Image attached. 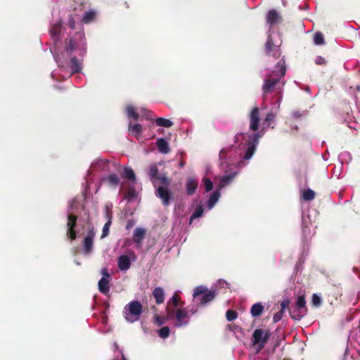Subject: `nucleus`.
Masks as SVG:
<instances>
[{
  "label": "nucleus",
  "mask_w": 360,
  "mask_h": 360,
  "mask_svg": "<svg viewBox=\"0 0 360 360\" xmlns=\"http://www.w3.org/2000/svg\"><path fill=\"white\" fill-rule=\"evenodd\" d=\"M146 172L153 186H156L158 181L162 184L156 188L155 194L165 207H168L174 200V194L169 188L172 179L166 174H159L156 163L149 165Z\"/></svg>",
  "instance_id": "f257e3e1"
},
{
  "label": "nucleus",
  "mask_w": 360,
  "mask_h": 360,
  "mask_svg": "<svg viewBox=\"0 0 360 360\" xmlns=\"http://www.w3.org/2000/svg\"><path fill=\"white\" fill-rule=\"evenodd\" d=\"M286 73L285 62L283 59L280 60L274 68L272 73L267 75L264 79L262 85L263 98L267 94L276 90L281 91L284 85L282 79Z\"/></svg>",
  "instance_id": "f03ea898"
},
{
  "label": "nucleus",
  "mask_w": 360,
  "mask_h": 360,
  "mask_svg": "<svg viewBox=\"0 0 360 360\" xmlns=\"http://www.w3.org/2000/svg\"><path fill=\"white\" fill-rule=\"evenodd\" d=\"M167 317L169 319H174V326L181 328L186 326L189 323L190 316L188 311L186 308L179 307L177 309H172L170 307L166 309Z\"/></svg>",
  "instance_id": "7ed1b4c3"
},
{
  "label": "nucleus",
  "mask_w": 360,
  "mask_h": 360,
  "mask_svg": "<svg viewBox=\"0 0 360 360\" xmlns=\"http://www.w3.org/2000/svg\"><path fill=\"white\" fill-rule=\"evenodd\" d=\"M143 312V306L138 300L129 302L124 308L123 314L124 319L130 323H134L140 319Z\"/></svg>",
  "instance_id": "20e7f679"
},
{
  "label": "nucleus",
  "mask_w": 360,
  "mask_h": 360,
  "mask_svg": "<svg viewBox=\"0 0 360 360\" xmlns=\"http://www.w3.org/2000/svg\"><path fill=\"white\" fill-rule=\"evenodd\" d=\"M308 309L306 306L305 296L299 295L294 307L289 309L290 317L296 321H300L307 314Z\"/></svg>",
  "instance_id": "39448f33"
},
{
  "label": "nucleus",
  "mask_w": 360,
  "mask_h": 360,
  "mask_svg": "<svg viewBox=\"0 0 360 360\" xmlns=\"http://www.w3.org/2000/svg\"><path fill=\"white\" fill-rule=\"evenodd\" d=\"M193 298L199 301L200 305H205L213 300L216 296L214 290H208L205 286L200 285L195 288Z\"/></svg>",
  "instance_id": "423d86ee"
},
{
  "label": "nucleus",
  "mask_w": 360,
  "mask_h": 360,
  "mask_svg": "<svg viewBox=\"0 0 360 360\" xmlns=\"http://www.w3.org/2000/svg\"><path fill=\"white\" fill-rule=\"evenodd\" d=\"M270 336L271 333L269 330L264 331L260 328L256 329L252 334V343L253 345L259 346V352L264 347Z\"/></svg>",
  "instance_id": "0eeeda50"
},
{
  "label": "nucleus",
  "mask_w": 360,
  "mask_h": 360,
  "mask_svg": "<svg viewBox=\"0 0 360 360\" xmlns=\"http://www.w3.org/2000/svg\"><path fill=\"white\" fill-rule=\"evenodd\" d=\"M261 136L259 133H255L250 136V141L247 143L248 147L243 156L244 160H248L253 156Z\"/></svg>",
  "instance_id": "6e6552de"
},
{
  "label": "nucleus",
  "mask_w": 360,
  "mask_h": 360,
  "mask_svg": "<svg viewBox=\"0 0 360 360\" xmlns=\"http://www.w3.org/2000/svg\"><path fill=\"white\" fill-rule=\"evenodd\" d=\"M259 113V108L257 106H255L251 110L249 114L250 129L253 131H257L259 129L260 122Z\"/></svg>",
  "instance_id": "1a4fd4ad"
},
{
  "label": "nucleus",
  "mask_w": 360,
  "mask_h": 360,
  "mask_svg": "<svg viewBox=\"0 0 360 360\" xmlns=\"http://www.w3.org/2000/svg\"><path fill=\"white\" fill-rule=\"evenodd\" d=\"M77 220V216L73 214H69L68 216L67 235L70 240H74L77 238V233L75 230L76 227V223Z\"/></svg>",
  "instance_id": "9d476101"
},
{
  "label": "nucleus",
  "mask_w": 360,
  "mask_h": 360,
  "mask_svg": "<svg viewBox=\"0 0 360 360\" xmlns=\"http://www.w3.org/2000/svg\"><path fill=\"white\" fill-rule=\"evenodd\" d=\"M265 52L269 56H271L275 58H277L281 55V51L278 46H276L271 37L269 35L265 43Z\"/></svg>",
  "instance_id": "9b49d317"
},
{
  "label": "nucleus",
  "mask_w": 360,
  "mask_h": 360,
  "mask_svg": "<svg viewBox=\"0 0 360 360\" xmlns=\"http://www.w3.org/2000/svg\"><path fill=\"white\" fill-rule=\"evenodd\" d=\"M94 236L95 233L94 231L91 230L88 232L87 235L84 238L82 245L85 255H89L92 252Z\"/></svg>",
  "instance_id": "f8f14e48"
},
{
  "label": "nucleus",
  "mask_w": 360,
  "mask_h": 360,
  "mask_svg": "<svg viewBox=\"0 0 360 360\" xmlns=\"http://www.w3.org/2000/svg\"><path fill=\"white\" fill-rule=\"evenodd\" d=\"M152 295L155 300V303L158 305L162 304L165 302V290L162 287H156L153 289Z\"/></svg>",
  "instance_id": "ddd939ff"
},
{
  "label": "nucleus",
  "mask_w": 360,
  "mask_h": 360,
  "mask_svg": "<svg viewBox=\"0 0 360 360\" xmlns=\"http://www.w3.org/2000/svg\"><path fill=\"white\" fill-rule=\"evenodd\" d=\"M78 44L75 38L71 37L69 39H66L65 50L68 56H72V53L77 50Z\"/></svg>",
  "instance_id": "4468645a"
},
{
  "label": "nucleus",
  "mask_w": 360,
  "mask_h": 360,
  "mask_svg": "<svg viewBox=\"0 0 360 360\" xmlns=\"http://www.w3.org/2000/svg\"><path fill=\"white\" fill-rule=\"evenodd\" d=\"M117 266L121 271H127L131 267V260L127 255H123L118 257Z\"/></svg>",
  "instance_id": "2eb2a0df"
},
{
  "label": "nucleus",
  "mask_w": 360,
  "mask_h": 360,
  "mask_svg": "<svg viewBox=\"0 0 360 360\" xmlns=\"http://www.w3.org/2000/svg\"><path fill=\"white\" fill-rule=\"evenodd\" d=\"M266 22L269 25L272 26L274 24L279 22V20L281 19V17L280 16V15L276 10L272 9V10H270L268 12V13L266 14Z\"/></svg>",
  "instance_id": "dca6fc26"
},
{
  "label": "nucleus",
  "mask_w": 360,
  "mask_h": 360,
  "mask_svg": "<svg viewBox=\"0 0 360 360\" xmlns=\"http://www.w3.org/2000/svg\"><path fill=\"white\" fill-rule=\"evenodd\" d=\"M61 29L62 22L60 21L52 25L50 32L54 41H58L60 39Z\"/></svg>",
  "instance_id": "f3484780"
},
{
  "label": "nucleus",
  "mask_w": 360,
  "mask_h": 360,
  "mask_svg": "<svg viewBox=\"0 0 360 360\" xmlns=\"http://www.w3.org/2000/svg\"><path fill=\"white\" fill-rule=\"evenodd\" d=\"M184 304V302H181V297L177 293H174L173 296L170 298V300L167 302V307H170L172 309H177L179 307H183Z\"/></svg>",
  "instance_id": "a211bd4d"
},
{
  "label": "nucleus",
  "mask_w": 360,
  "mask_h": 360,
  "mask_svg": "<svg viewBox=\"0 0 360 360\" xmlns=\"http://www.w3.org/2000/svg\"><path fill=\"white\" fill-rule=\"evenodd\" d=\"M156 146L159 152L162 154H167L170 151L168 143L162 138H160L157 140Z\"/></svg>",
  "instance_id": "6ab92c4d"
},
{
  "label": "nucleus",
  "mask_w": 360,
  "mask_h": 360,
  "mask_svg": "<svg viewBox=\"0 0 360 360\" xmlns=\"http://www.w3.org/2000/svg\"><path fill=\"white\" fill-rule=\"evenodd\" d=\"M198 187V182L193 178H188L186 183V193L188 195L195 193Z\"/></svg>",
  "instance_id": "aec40b11"
},
{
  "label": "nucleus",
  "mask_w": 360,
  "mask_h": 360,
  "mask_svg": "<svg viewBox=\"0 0 360 360\" xmlns=\"http://www.w3.org/2000/svg\"><path fill=\"white\" fill-rule=\"evenodd\" d=\"M143 131L142 125L140 124H132L131 122L129 124L128 131L130 134L139 139Z\"/></svg>",
  "instance_id": "412c9836"
},
{
  "label": "nucleus",
  "mask_w": 360,
  "mask_h": 360,
  "mask_svg": "<svg viewBox=\"0 0 360 360\" xmlns=\"http://www.w3.org/2000/svg\"><path fill=\"white\" fill-rule=\"evenodd\" d=\"M98 290L99 291L107 295L110 290L109 280L105 277H102L98 281Z\"/></svg>",
  "instance_id": "4be33fe9"
},
{
  "label": "nucleus",
  "mask_w": 360,
  "mask_h": 360,
  "mask_svg": "<svg viewBox=\"0 0 360 360\" xmlns=\"http://www.w3.org/2000/svg\"><path fill=\"white\" fill-rule=\"evenodd\" d=\"M146 235V231L141 228H136L133 236V240L136 243H140Z\"/></svg>",
  "instance_id": "5701e85b"
},
{
  "label": "nucleus",
  "mask_w": 360,
  "mask_h": 360,
  "mask_svg": "<svg viewBox=\"0 0 360 360\" xmlns=\"http://www.w3.org/2000/svg\"><path fill=\"white\" fill-rule=\"evenodd\" d=\"M70 66L73 73L79 72L82 70L81 63L75 56L71 57L70 61Z\"/></svg>",
  "instance_id": "b1692460"
},
{
  "label": "nucleus",
  "mask_w": 360,
  "mask_h": 360,
  "mask_svg": "<svg viewBox=\"0 0 360 360\" xmlns=\"http://www.w3.org/2000/svg\"><path fill=\"white\" fill-rule=\"evenodd\" d=\"M264 311V306L258 302L254 304L250 309V314L252 316L257 317L260 316Z\"/></svg>",
  "instance_id": "393cba45"
},
{
  "label": "nucleus",
  "mask_w": 360,
  "mask_h": 360,
  "mask_svg": "<svg viewBox=\"0 0 360 360\" xmlns=\"http://www.w3.org/2000/svg\"><path fill=\"white\" fill-rule=\"evenodd\" d=\"M219 189L218 188L217 191H215L210 197V199L207 202V205L210 208H212L216 202L218 201L219 197H220V193Z\"/></svg>",
  "instance_id": "a878e982"
},
{
  "label": "nucleus",
  "mask_w": 360,
  "mask_h": 360,
  "mask_svg": "<svg viewBox=\"0 0 360 360\" xmlns=\"http://www.w3.org/2000/svg\"><path fill=\"white\" fill-rule=\"evenodd\" d=\"M155 123L158 126L164 127H171L173 125V122L168 119L163 117H158L155 120Z\"/></svg>",
  "instance_id": "bb28decb"
},
{
  "label": "nucleus",
  "mask_w": 360,
  "mask_h": 360,
  "mask_svg": "<svg viewBox=\"0 0 360 360\" xmlns=\"http://www.w3.org/2000/svg\"><path fill=\"white\" fill-rule=\"evenodd\" d=\"M316 193L315 192L310 189L307 188L302 192V197L305 201H311L315 198Z\"/></svg>",
  "instance_id": "cd10ccee"
},
{
  "label": "nucleus",
  "mask_w": 360,
  "mask_h": 360,
  "mask_svg": "<svg viewBox=\"0 0 360 360\" xmlns=\"http://www.w3.org/2000/svg\"><path fill=\"white\" fill-rule=\"evenodd\" d=\"M127 115L129 117H132L135 121H137L139 118V113L136 111L134 107L131 105H129L127 107L126 109Z\"/></svg>",
  "instance_id": "c85d7f7f"
},
{
  "label": "nucleus",
  "mask_w": 360,
  "mask_h": 360,
  "mask_svg": "<svg viewBox=\"0 0 360 360\" xmlns=\"http://www.w3.org/2000/svg\"><path fill=\"white\" fill-rule=\"evenodd\" d=\"M96 15V13L94 11H89L84 15L82 18V22L84 23H89L94 20Z\"/></svg>",
  "instance_id": "c756f323"
},
{
  "label": "nucleus",
  "mask_w": 360,
  "mask_h": 360,
  "mask_svg": "<svg viewBox=\"0 0 360 360\" xmlns=\"http://www.w3.org/2000/svg\"><path fill=\"white\" fill-rule=\"evenodd\" d=\"M234 177V175H232V174H229V175H225L221 179H220V181L219 183V189L226 186L227 184H230L233 179Z\"/></svg>",
  "instance_id": "7c9ffc66"
},
{
  "label": "nucleus",
  "mask_w": 360,
  "mask_h": 360,
  "mask_svg": "<svg viewBox=\"0 0 360 360\" xmlns=\"http://www.w3.org/2000/svg\"><path fill=\"white\" fill-rule=\"evenodd\" d=\"M124 177L132 181H136V175L134 170L131 167H125L124 169Z\"/></svg>",
  "instance_id": "2f4dec72"
},
{
  "label": "nucleus",
  "mask_w": 360,
  "mask_h": 360,
  "mask_svg": "<svg viewBox=\"0 0 360 360\" xmlns=\"http://www.w3.org/2000/svg\"><path fill=\"white\" fill-rule=\"evenodd\" d=\"M204 212V209L202 206L200 205L197 207L195 212L192 214V215L190 217V223H192L193 220L195 218L200 217Z\"/></svg>",
  "instance_id": "473e14b6"
},
{
  "label": "nucleus",
  "mask_w": 360,
  "mask_h": 360,
  "mask_svg": "<svg viewBox=\"0 0 360 360\" xmlns=\"http://www.w3.org/2000/svg\"><path fill=\"white\" fill-rule=\"evenodd\" d=\"M108 181L111 186H117L120 184V178L116 174H110L108 177Z\"/></svg>",
  "instance_id": "72a5a7b5"
},
{
  "label": "nucleus",
  "mask_w": 360,
  "mask_h": 360,
  "mask_svg": "<svg viewBox=\"0 0 360 360\" xmlns=\"http://www.w3.org/2000/svg\"><path fill=\"white\" fill-rule=\"evenodd\" d=\"M314 44L316 45H321L325 43L323 35L321 32H316L314 37Z\"/></svg>",
  "instance_id": "f704fd0d"
},
{
  "label": "nucleus",
  "mask_w": 360,
  "mask_h": 360,
  "mask_svg": "<svg viewBox=\"0 0 360 360\" xmlns=\"http://www.w3.org/2000/svg\"><path fill=\"white\" fill-rule=\"evenodd\" d=\"M170 330L168 326H164L158 330V335L160 338L165 339L169 337Z\"/></svg>",
  "instance_id": "c9c22d12"
},
{
  "label": "nucleus",
  "mask_w": 360,
  "mask_h": 360,
  "mask_svg": "<svg viewBox=\"0 0 360 360\" xmlns=\"http://www.w3.org/2000/svg\"><path fill=\"white\" fill-rule=\"evenodd\" d=\"M112 224V222L111 221H107L103 227V231H102V234L101 236V238L103 239L105 237H107L109 234V231H110V227Z\"/></svg>",
  "instance_id": "e433bc0d"
},
{
  "label": "nucleus",
  "mask_w": 360,
  "mask_h": 360,
  "mask_svg": "<svg viewBox=\"0 0 360 360\" xmlns=\"http://www.w3.org/2000/svg\"><path fill=\"white\" fill-rule=\"evenodd\" d=\"M136 193L134 188H128L126 193H124V198L127 200H131L136 198Z\"/></svg>",
  "instance_id": "4c0bfd02"
},
{
  "label": "nucleus",
  "mask_w": 360,
  "mask_h": 360,
  "mask_svg": "<svg viewBox=\"0 0 360 360\" xmlns=\"http://www.w3.org/2000/svg\"><path fill=\"white\" fill-rule=\"evenodd\" d=\"M237 316L238 314L234 310L229 309L226 313V317L229 321H233L237 318Z\"/></svg>",
  "instance_id": "58836bf2"
},
{
  "label": "nucleus",
  "mask_w": 360,
  "mask_h": 360,
  "mask_svg": "<svg viewBox=\"0 0 360 360\" xmlns=\"http://www.w3.org/2000/svg\"><path fill=\"white\" fill-rule=\"evenodd\" d=\"M276 118V115L271 112L267 113L266 115L264 122L268 124V127H270L271 124L274 122Z\"/></svg>",
  "instance_id": "ea45409f"
},
{
  "label": "nucleus",
  "mask_w": 360,
  "mask_h": 360,
  "mask_svg": "<svg viewBox=\"0 0 360 360\" xmlns=\"http://www.w3.org/2000/svg\"><path fill=\"white\" fill-rule=\"evenodd\" d=\"M302 234L304 238H307L309 235L310 234V229L307 224V222L305 221H302Z\"/></svg>",
  "instance_id": "a19ab883"
},
{
  "label": "nucleus",
  "mask_w": 360,
  "mask_h": 360,
  "mask_svg": "<svg viewBox=\"0 0 360 360\" xmlns=\"http://www.w3.org/2000/svg\"><path fill=\"white\" fill-rule=\"evenodd\" d=\"M108 163L109 161L108 160H100L96 163V165L99 169L105 170L108 167Z\"/></svg>",
  "instance_id": "79ce46f5"
},
{
  "label": "nucleus",
  "mask_w": 360,
  "mask_h": 360,
  "mask_svg": "<svg viewBox=\"0 0 360 360\" xmlns=\"http://www.w3.org/2000/svg\"><path fill=\"white\" fill-rule=\"evenodd\" d=\"M312 304L316 307H319L321 306V299L319 296H318L316 294H313L312 295Z\"/></svg>",
  "instance_id": "37998d69"
},
{
  "label": "nucleus",
  "mask_w": 360,
  "mask_h": 360,
  "mask_svg": "<svg viewBox=\"0 0 360 360\" xmlns=\"http://www.w3.org/2000/svg\"><path fill=\"white\" fill-rule=\"evenodd\" d=\"M203 181L206 191H210L213 188L212 181L209 179H204Z\"/></svg>",
  "instance_id": "c03bdc74"
},
{
  "label": "nucleus",
  "mask_w": 360,
  "mask_h": 360,
  "mask_svg": "<svg viewBox=\"0 0 360 360\" xmlns=\"http://www.w3.org/2000/svg\"><path fill=\"white\" fill-rule=\"evenodd\" d=\"M284 311L279 310L278 312H276L273 317V321L274 323L278 322L280 320L282 319L283 316Z\"/></svg>",
  "instance_id": "a18cd8bd"
},
{
  "label": "nucleus",
  "mask_w": 360,
  "mask_h": 360,
  "mask_svg": "<svg viewBox=\"0 0 360 360\" xmlns=\"http://www.w3.org/2000/svg\"><path fill=\"white\" fill-rule=\"evenodd\" d=\"M165 322V320L164 319H162V317H160V316L158 315H155L154 316V323L158 325V326H160L162 325H163Z\"/></svg>",
  "instance_id": "49530a36"
},
{
  "label": "nucleus",
  "mask_w": 360,
  "mask_h": 360,
  "mask_svg": "<svg viewBox=\"0 0 360 360\" xmlns=\"http://www.w3.org/2000/svg\"><path fill=\"white\" fill-rule=\"evenodd\" d=\"M289 304H290V300H283L281 303V311H285V310L286 309H290L289 308Z\"/></svg>",
  "instance_id": "de8ad7c7"
},
{
  "label": "nucleus",
  "mask_w": 360,
  "mask_h": 360,
  "mask_svg": "<svg viewBox=\"0 0 360 360\" xmlns=\"http://www.w3.org/2000/svg\"><path fill=\"white\" fill-rule=\"evenodd\" d=\"M68 25L72 30L75 28V21L73 16L71 15L68 17Z\"/></svg>",
  "instance_id": "09e8293b"
},
{
  "label": "nucleus",
  "mask_w": 360,
  "mask_h": 360,
  "mask_svg": "<svg viewBox=\"0 0 360 360\" xmlns=\"http://www.w3.org/2000/svg\"><path fill=\"white\" fill-rule=\"evenodd\" d=\"M228 152H229V148H222L220 152H219V157L221 160H224V159H226V155L228 154Z\"/></svg>",
  "instance_id": "8fccbe9b"
},
{
  "label": "nucleus",
  "mask_w": 360,
  "mask_h": 360,
  "mask_svg": "<svg viewBox=\"0 0 360 360\" xmlns=\"http://www.w3.org/2000/svg\"><path fill=\"white\" fill-rule=\"evenodd\" d=\"M105 218L108 219L107 221H111L112 222V211L108 209V207H106V210H105Z\"/></svg>",
  "instance_id": "3c124183"
},
{
  "label": "nucleus",
  "mask_w": 360,
  "mask_h": 360,
  "mask_svg": "<svg viewBox=\"0 0 360 360\" xmlns=\"http://www.w3.org/2000/svg\"><path fill=\"white\" fill-rule=\"evenodd\" d=\"M245 134L243 133H238L234 137V143H237L240 141V139H244Z\"/></svg>",
  "instance_id": "603ef678"
},
{
  "label": "nucleus",
  "mask_w": 360,
  "mask_h": 360,
  "mask_svg": "<svg viewBox=\"0 0 360 360\" xmlns=\"http://www.w3.org/2000/svg\"><path fill=\"white\" fill-rule=\"evenodd\" d=\"M315 63L317 65H324L326 64V60L322 56H317L315 60Z\"/></svg>",
  "instance_id": "864d4df0"
},
{
  "label": "nucleus",
  "mask_w": 360,
  "mask_h": 360,
  "mask_svg": "<svg viewBox=\"0 0 360 360\" xmlns=\"http://www.w3.org/2000/svg\"><path fill=\"white\" fill-rule=\"evenodd\" d=\"M142 111L144 112V115L148 120L152 119V112L150 110L143 109Z\"/></svg>",
  "instance_id": "5fc2aeb1"
},
{
  "label": "nucleus",
  "mask_w": 360,
  "mask_h": 360,
  "mask_svg": "<svg viewBox=\"0 0 360 360\" xmlns=\"http://www.w3.org/2000/svg\"><path fill=\"white\" fill-rule=\"evenodd\" d=\"M134 224L135 223L133 220L128 221L127 223V225H126V229H130L131 227H133L134 226Z\"/></svg>",
  "instance_id": "6e6d98bb"
},
{
  "label": "nucleus",
  "mask_w": 360,
  "mask_h": 360,
  "mask_svg": "<svg viewBox=\"0 0 360 360\" xmlns=\"http://www.w3.org/2000/svg\"><path fill=\"white\" fill-rule=\"evenodd\" d=\"M102 274L103 275V277H105L108 279L110 276L107 269H102Z\"/></svg>",
  "instance_id": "4d7b16f0"
},
{
  "label": "nucleus",
  "mask_w": 360,
  "mask_h": 360,
  "mask_svg": "<svg viewBox=\"0 0 360 360\" xmlns=\"http://www.w3.org/2000/svg\"><path fill=\"white\" fill-rule=\"evenodd\" d=\"M187 311H188V314H194L197 312V309L191 308V309H187Z\"/></svg>",
  "instance_id": "13d9d810"
},
{
  "label": "nucleus",
  "mask_w": 360,
  "mask_h": 360,
  "mask_svg": "<svg viewBox=\"0 0 360 360\" xmlns=\"http://www.w3.org/2000/svg\"><path fill=\"white\" fill-rule=\"evenodd\" d=\"M184 166H185V162L184 161H181V162L179 163V167H184Z\"/></svg>",
  "instance_id": "bf43d9fd"
},
{
  "label": "nucleus",
  "mask_w": 360,
  "mask_h": 360,
  "mask_svg": "<svg viewBox=\"0 0 360 360\" xmlns=\"http://www.w3.org/2000/svg\"><path fill=\"white\" fill-rule=\"evenodd\" d=\"M121 360H126V359H125V357L124 356V355H122Z\"/></svg>",
  "instance_id": "052dcab7"
},
{
  "label": "nucleus",
  "mask_w": 360,
  "mask_h": 360,
  "mask_svg": "<svg viewBox=\"0 0 360 360\" xmlns=\"http://www.w3.org/2000/svg\"><path fill=\"white\" fill-rule=\"evenodd\" d=\"M84 50H82V54L83 55V54H84Z\"/></svg>",
  "instance_id": "680f3d73"
}]
</instances>
